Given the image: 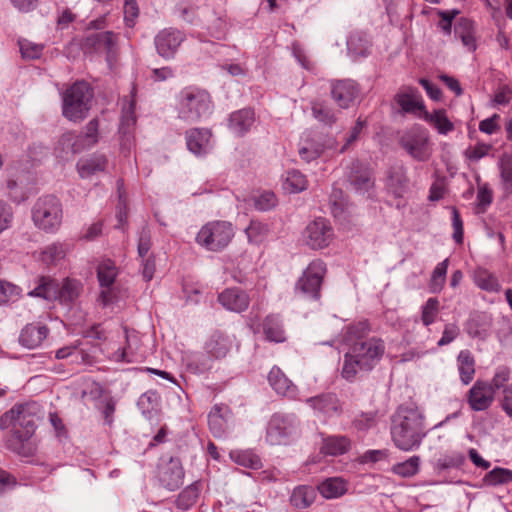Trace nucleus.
I'll return each instance as SVG.
<instances>
[{"label":"nucleus","mask_w":512,"mask_h":512,"mask_svg":"<svg viewBox=\"0 0 512 512\" xmlns=\"http://www.w3.org/2000/svg\"><path fill=\"white\" fill-rule=\"evenodd\" d=\"M308 186L306 176L300 171L291 170L287 172L285 179V188L293 193H298L305 190Z\"/></svg>","instance_id":"52"},{"label":"nucleus","mask_w":512,"mask_h":512,"mask_svg":"<svg viewBox=\"0 0 512 512\" xmlns=\"http://www.w3.org/2000/svg\"><path fill=\"white\" fill-rule=\"evenodd\" d=\"M474 280L476 285L482 290L488 292H498L500 290L497 277L486 269L478 268L474 273Z\"/></svg>","instance_id":"42"},{"label":"nucleus","mask_w":512,"mask_h":512,"mask_svg":"<svg viewBox=\"0 0 512 512\" xmlns=\"http://www.w3.org/2000/svg\"><path fill=\"white\" fill-rule=\"evenodd\" d=\"M118 275V268L111 259H103L97 267V278L100 284L98 301L104 306L113 303L117 299L118 289L115 287V280Z\"/></svg>","instance_id":"11"},{"label":"nucleus","mask_w":512,"mask_h":512,"mask_svg":"<svg viewBox=\"0 0 512 512\" xmlns=\"http://www.w3.org/2000/svg\"><path fill=\"white\" fill-rule=\"evenodd\" d=\"M352 448V440L346 435H329L322 439L320 453L324 456H341Z\"/></svg>","instance_id":"26"},{"label":"nucleus","mask_w":512,"mask_h":512,"mask_svg":"<svg viewBox=\"0 0 512 512\" xmlns=\"http://www.w3.org/2000/svg\"><path fill=\"white\" fill-rule=\"evenodd\" d=\"M395 101L404 112L414 113L419 117L423 110H426L421 94L414 87H403L395 95Z\"/></svg>","instance_id":"21"},{"label":"nucleus","mask_w":512,"mask_h":512,"mask_svg":"<svg viewBox=\"0 0 512 512\" xmlns=\"http://www.w3.org/2000/svg\"><path fill=\"white\" fill-rule=\"evenodd\" d=\"M7 190L10 199L16 203H21L29 197L28 189L13 179L7 181Z\"/></svg>","instance_id":"55"},{"label":"nucleus","mask_w":512,"mask_h":512,"mask_svg":"<svg viewBox=\"0 0 512 512\" xmlns=\"http://www.w3.org/2000/svg\"><path fill=\"white\" fill-rule=\"evenodd\" d=\"M212 100L210 94L195 86L183 88L178 97V117L184 121L195 123L210 114Z\"/></svg>","instance_id":"6"},{"label":"nucleus","mask_w":512,"mask_h":512,"mask_svg":"<svg viewBox=\"0 0 512 512\" xmlns=\"http://www.w3.org/2000/svg\"><path fill=\"white\" fill-rule=\"evenodd\" d=\"M465 463V456L461 453H452L438 459L436 470L440 473L448 468H459Z\"/></svg>","instance_id":"54"},{"label":"nucleus","mask_w":512,"mask_h":512,"mask_svg":"<svg viewBox=\"0 0 512 512\" xmlns=\"http://www.w3.org/2000/svg\"><path fill=\"white\" fill-rule=\"evenodd\" d=\"M219 303L228 310L242 312L250 303L248 294L240 288H227L218 295Z\"/></svg>","instance_id":"24"},{"label":"nucleus","mask_w":512,"mask_h":512,"mask_svg":"<svg viewBox=\"0 0 512 512\" xmlns=\"http://www.w3.org/2000/svg\"><path fill=\"white\" fill-rule=\"evenodd\" d=\"M135 125V105L134 102H131L129 106L123 110L118 131L120 152L124 156H129L135 147Z\"/></svg>","instance_id":"15"},{"label":"nucleus","mask_w":512,"mask_h":512,"mask_svg":"<svg viewBox=\"0 0 512 512\" xmlns=\"http://www.w3.org/2000/svg\"><path fill=\"white\" fill-rule=\"evenodd\" d=\"M99 121L92 119L86 125L84 135H77L75 132L69 131L64 133L59 143L63 147H70L72 154L80 153L81 151L94 146L99 140Z\"/></svg>","instance_id":"13"},{"label":"nucleus","mask_w":512,"mask_h":512,"mask_svg":"<svg viewBox=\"0 0 512 512\" xmlns=\"http://www.w3.org/2000/svg\"><path fill=\"white\" fill-rule=\"evenodd\" d=\"M49 329L46 325L41 323L27 324L21 331L19 336V343L28 348L34 349L39 347L47 338Z\"/></svg>","instance_id":"25"},{"label":"nucleus","mask_w":512,"mask_h":512,"mask_svg":"<svg viewBox=\"0 0 512 512\" xmlns=\"http://www.w3.org/2000/svg\"><path fill=\"white\" fill-rule=\"evenodd\" d=\"M277 203L276 195L272 191H264L254 200L256 209L267 211L273 208Z\"/></svg>","instance_id":"60"},{"label":"nucleus","mask_w":512,"mask_h":512,"mask_svg":"<svg viewBox=\"0 0 512 512\" xmlns=\"http://www.w3.org/2000/svg\"><path fill=\"white\" fill-rule=\"evenodd\" d=\"M425 437L424 418L415 408L399 407L392 417L391 438L402 451L417 449Z\"/></svg>","instance_id":"3"},{"label":"nucleus","mask_w":512,"mask_h":512,"mask_svg":"<svg viewBox=\"0 0 512 512\" xmlns=\"http://www.w3.org/2000/svg\"><path fill=\"white\" fill-rule=\"evenodd\" d=\"M265 338L270 342L282 343L286 340L282 320L279 315H267L262 322Z\"/></svg>","instance_id":"35"},{"label":"nucleus","mask_w":512,"mask_h":512,"mask_svg":"<svg viewBox=\"0 0 512 512\" xmlns=\"http://www.w3.org/2000/svg\"><path fill=\"white\" fill-rule=\"evenodd\" d=\"M184 469L179 458H170L159 469V481L168 490L178 489L184 480Z\"/></svg>","instance_id":"18"},{"label":"nucleus","mask_w":512,"mask_h":512,"mask_svg":"<svg viewBox=\"0 0 512 512\" xmlns=\"http://www.w3.org/2000/svg\"><path fill=\"white\" fill-rule=\"evenodd\" d=\"M62 204L54 195H45L35 202L32 209L34 224L45 232H56L62 223Z\"/></svg>","instance_id":"8"},{"label":"nucleus","mask_w":512,"mask_h":512,"mask_svg":"<svg viewBox=\"0 0 512 512\" xmlns=\"http://www.w3.org/2000/svg\"><path fill=\"white\" fill-rule=\"evenodd\" d=\"M322 152L323 147L321 145L307 143V145H304L300 148L299 155L301 159L305 160L306 162H310L319 158Z\"/></svg>","instance_id":"62"},{"label":"nucleus","mask_w":512,"mask_h":512,"mask_svg":"<svg viewBox=\"0 0 512 512\" xmlns=\"http://www.w3.org/2000/svg\"><path fill=\"white\" fill-rule=\"evenodd\" d=\"M325 273L326 266L323 261H312L298 280L297 288L312 298L318 299Z\"/></svg>","instance_id":"14"},{"label":"nucleus","mask_w":512,"mask_h":512,"mask_svg":"<svg viewBox=\"0 0 512 512\" xmlns=\"http://www.w3.org/2000/svg\"><path fill=\"white\" fill-rule=\"evenodd\" d=\"M447 268L448 259H445L444 261L437 264L430 279V292L439 293L443 289L446 281Z\"/></svg>","instance_id":"49"},{"label":"nucleus","mask_w":512,"mask_h":512,"mask_svg":"<svg viewBox=\"0 0 512 512\" xmlns=\"http://www.w3.org/2000/svg\"><path fill=\"white\" fill-rule=\"evenodd\" d=\"M510 378V370L507 367H499L493 378L492 381L489 383L491 385V388L493 389L494 393L499 390L503 389L504 387H507L506 383L509 381Z\"/></svg>","instance_id":"61"},{"label":"nucleus","mask_w":512,"mask_h":512,"mask_svg":"<svg viewBox=\"0 0 512 512\" xmlns=\"http://www.w3.org/2000/svg\"><path fill=\"white\" fill-rule=\"evenodd\" d=\"M35 408L32 404H18L0 417V429L12 426L5 440L6 447L22 457H32L38 450Z\"/></svg>","instance_id":"2"},{"label":"nucleus","mask_w":512,"mask_h":512,"mask_svg":"<svg viewBox=\"0 0 512 512\" xmlns=\"http://www.w3.org/2000/svg\"><path fill=\"white\" fill-rule=\"evenodd\" d=\"M299 421L294 415L275 413L269 420L266 440L272 445L287 444L298 432Z\"/></svg>","instance_id":"10"},{"label":"nucleus","mask_w":512,"mask_h":512,"mask_svg":"<svg viewBox=\"0 0 512 512\" xmlns=\"http://www.w3.org/2000/svg\"><path fill=\"white\" fill-rule=\"evenodd\" d=\"M318 490L327 499L338 498L346 493L347 482L341 477H331L319 484Z\"/></svg>","instance_id":"37"},{"label":"nucleus","mask_w":512,"mask_h":512,"mask_svg":"<svg viewBox=\"0 0 512 512\" xmlns=\"http://www.w3.org/2000/svg\"><path fill=\"white\" fill-rule=\"evenodd\" d=\"M200 492V482H195L189 485L178 495L176 500V506L182 510L189 509L197 502Z\"/></svg>","instance_id":"40"},{"label":"nucleus","mask_w":512,"mask_h":512,"mask_svg":"<svg viewBox=\"0 0 512 512\" xmlns=\"http://www.w3.org/2000/svg\"><path fill=\"white\" fill-rule=\"evenodd\" d=\"M510 482H512V471L501 467L492 469L483 477V483L488 486H497Z\"/></svg>","instance_id":"45"},{"label":"nucleus","mask_w":512,"mask_h":512,"mask_svg":"<svg viewBox=\"0 0 512 512\" xmlns=\"http://www.w3.org/2000/svg\"><path fill=\"white\" fill-rule=\"evenodd\" d=\"M500 115L493 114L491 117L480 121L479 130L486 134H494L500 130Z\"/></svg>","instance_id":"64"},{"label":"nucleus","mask_w":512,"mask_h":512,"mask_svg":"<svg viewBox=\"0 0 512 512\" xmlns=\"http://www.w3.org/2000/svg\"><path fill=\"white\" fill-rule=\"evenodd\" d=\"M255 122V112L251 108H243L233 112L229 118V128L239 136L250 131Z\"/></svg>","instance_id":"30"},{"label":"nucleus","mask_w":512,"mask_h":512,"mask_svg":"<svg viewBox=\"0 0 512 512\" xmlns=\"http://www.w3.org/2000/svg\"><path fill=\"white\" fill-rule=\"evenodd\" d=\"M455 35L461 39L469 51L476 50L475 28L472 20L465 17L460 18L455 25Z\"/></svg>","instance_id":"36"},{"label":"nucleus","mask_w":512,"mask_h":512,"mask_svg":"<svg viewBox=\"0 0 512 512\" xmlns=\"http://www.w3.org/2000/svg\"><path fill=\"white\" fill-rule=\"evenodd\" d=\"M117 35L113 32H97L88 35L83 41V49L89 52L112 53L116 45Z\"/></svg>","instance_id":"23"},{"label":"nucleus","mask_w":512,"mask_h":512,"mask_svg":"<svg viewBox=\"0 0 512 512\" xmlns=\"http://www.w3.org/2000/svg\"><path fill=\"white\" fill-rule=\"evenodd\" d=\"M351 185L359 192H369L374 186V178L371 169L360 163L354 164L349 176Z\"/></svg>","instance_id":"32"},{"label":"nucleus","mask_w":512,"mask_h":512,"mask_svg":"<svg viewBox=\"0 0 512 512\" xmlns=\"http://www.w3.org/2000/svg\"><path fill=\"white\" fill-rule=\"evenodd\" d=\"M378 424V412H361L352 420V428L358 433H366L368 430L376 427Z\"/></svg>","instance_id":"43"},{"label":"nucleus","mask_w":512,"mask_h":512,"mask_svg":"<svg viewBox=\"0 0 512 512\" xmlns=\"http://www.w3.org/2000/svg\"><path fill=\"white\" fill-rule=\"evenodd\" d=\"M420 457L412 456L408 460L393 465L392 472L401 477H413L419 472Z\"/></svg>","instance_id":"48"},{"label":"nucleus","mask_w":512,"mask_h":512,"mask_svg":"<svg viewBox=\"0 0 512 512\" xmlns=\"http://www.w3.org/2000/svg\"><path fill=\"white\" fill-rule=\"evenodd\" d=\"M94 96L93 88L86 81H76L62 94V113L73 122L86 118Z\"/></svg>","instance_id":"5"},{"label":"nucleus","mask_w":512,"mask_h":512,"mask_svg":"<svg viewBox=\"0 0 512 512\" xmlns=\"http://www.w3.org/2000/svg\"><path fill=\"white\" fill-rule=\"evenodd\" d=\"M82 290V284L74 279H65L61 285L46 277L40 279V284L30 294L33 296L51 299L57 297L61 302L72 303L78 298Z\"/></svg>","instance_id":"9"},{"label":"nucleus","mask_w":512,"mask_h":512,"mask_svg":"<svg viewBox=\"0 0 512 512\" xmlns=\"http://www.w3.org/2000/svg\"><path fill=\"white\" fill-rule=\"evenodd\" d=\"M440 312V302L437 298H429L421 308V321L428 327L433 324Z\"/></svg>","instance_id":"50"},{"label":"nucleus","mask_w":512,"mask_h":512,"mask_svg":"<svg viewBox=\"0 0 512 512\" xmlns=\"http://www.w3.org/2000/svg\"><path fill=\"white\" fill-rule=\"evenodd\" d=\"M437 15L440 17V21L438 22V27L447 35L451 34L452 31V23L456 16L460 13L459 10H450L443 11L437 10Z\"/></svg>","instance_id":"58"},{"label":"nucleus","mask_w":512,"mask_h":512,"mask_svg":"<svg viewBox=\"0 0 512 512\" xmlns=\"http://www.w3.org/2000/svg\"><path fill=\"white\" fill-rule=\"evenodd\" d=\"M108 166V158L104 154L94 153L77 162V171L82 178H88L100 172H104Z\"/></svg>","instance_id":"28"},{"label":"nucleus","mask_w":512,"mask_h":512,"mask_svg":"<svg viewBox=\"0 0 512 512\" xmlns=\"http://www.w3.org/2000/svg\"><path fill=\"white\" fill-rule=\"evenodd\" d=\"M467 403L473 411L487 410L495 399L489 382L477 380L466 394Z\"/></svg>","instance_id":"16"},{"label":"nucleus","mask_w":512,"mask_h":512,"mask_svg":"<svg viewBox=\"0 0 512 512\" xmlns=\"http://www.w3.org/2000/svg\"><path fill=\"white\" fill-rule=\"evenodd\" d=\"M457 366L463 384H469L475 375V359L469 350L460 351L457 357Z\"/></svg>","instance_id":"38"},{"label":"nucleus","mask_w":512,"mask_h":512,"mask_svg":"<svg viewBox=\"0 0 512 512\" xmlns=\"http://www.w3.org/2000/svg\"><path fill=\"white\" fill-rule=\"evenodd\" d=\"M316 498V491L311 486H299L294 489L290 501L291 504L299 509L308 508Z\"/></svg>","instance_id":"39"},{"label":"nucleus","mask_w":512,"mask_h":512,"mask_svg":"<svg viewBox=\"0 0 512 512\" xmlns=\"http://www.w3.org/2000/svg\"><path fill=\"white\" fill-rule=\"evenodd\" d=\"M234 346V338L220 331H216L205 342V353L196 352L187 359L189 371L199 374L211 369L212 360L225 358Z\"/></svg>","instance_id":"4"},{"label":"nucleus","mask_w":512,"mask_h":512,"mask_svg":"<svg viewBox=\"0 0 512 512\" xmlns=\"http://www.w3.org/2000/svg\"><path fill=\"white\" fill-rule=\"evenodd\" d=\"M269 232L268 225L258 220H251L249 226L245 229V233L250 243H262Z\"/></svg>","instance_id":"47"},{"label":"nucleus","mask_w":512,"mask_h":512,"mask_svg":"<svg viewBox=\"0 0 512 512\" xmlns=\"http://www.w3.org/2000/svg\"><path fill=\"white\" fill-rule=\"evenodd\" d=\"M420 118L442 135H447L455 129L454 123L449 119L447 111L443 108L435 109L432 112L423 110Z\"/></svg>","instance_id":"29"},{"label":"nucleus","mask_w":512,"mask_h":512,"mask_svg":"<svg viewBox=\"0 0 512 512\" xmlns=\"http://www.w3.org/2000/svg\"><path fill=\"white\" fill-rule=\"evenodd\" d=\"M20 52L24 59H38L41 57L44 46L28 40L19 41Z\"/></svg>","instance_id":"56"},{"label":"nucleus","mask_w":512,"mask_h":512,"mask_svg":"<svg viewBox=\"0 0 512 512\" xmlns=\"http://www.w3.org/2000/svg\"><path fill=\"white\" fill-rule=\"evenodd\" d=\"M476 201V212L485 213L493 201V191L488 184H483L478 187Z\"/></svg>","instance_id":"53"},{"label":"nucleus","mask_w":512,"mask_h":512,"mask_svg":"<svg viewBox=\"0 0 512 512\" xmlns=\"http://www.w3.org/2000/svg\"><path fill=\"white\" fill-rule=\"evenodd\" d=\"M512 100V86L508 84L500 85L495 93L493 101L496 105H508Z\"/></svg>","instance_id":"63"},{"label":"nucleus","mask_w":512,"mask_h":512,"mask_svg":"<svg viewBox=\"0 0 512 512\" xmlns=\"http://www.w3.org/2000/svg\"><path fill=\"white\" fill-rule=\"evenodd\" d=\"M231 414L228 405L216 404L208 414L209 430L214 437H222L227 430V417Z\"/></svg>","instance_id":"27"},{"label":"nucleus","mask_w":512,"mask_h":512,"mask_svg":"<svg viewBox=\"0 0 512 512\" xmlns=\"http://www.w3.org/2000/svg\"><path fill=\"white\" fill-rule=\"evenodd\" d=\"M386 187L395 197H403L409 188V179L402 166L392 167L388 171Z\"/></svg>","instance_id":"31"},{"label":"nucleus","mask_w":512,"mask_h":512,"mask_svg":"<svg viewBox=\"0 0 512 512\" xmlns=\"http://www.w3.org/2000/svg\"><path fill=\"white\" fill-rule=\"evenodd\" d=\"M358 94V86L352 80H336L331 83V97L340 108H349Z\"/></svg>","instance_id":"19"},{"label":"nucleus","mask_w":512,"mask_h":512,"mask_svg":"<svg viewBox=\"0 0 512 512\" xmlns=\"http://www.w3.org/2000/svg\"><path fill=\"white\" fill-rule=\"evenodd\" d=\"M210 137L211 132L208 129H190L186 132L187 147L195 155L205 154Z\"/></svg>","instance_id":"34"},{"label":"nucleus","mask_w":512,"mask_h":512,"mask_svg":"<svg viewBox=\"0 0 512 512\" xmlns=\"http://www.w3.org/2000/svg\"><path fill=\"white\" fill-rule=\"evenodd\" d=\"M185 35L180 30L168 28L160 31L155 37V46L158 54L164 58H171L184 41Z\"/></svg>","instance_id":"17"},{"label":"nucleus","mask_w":512,"mask_h":512,"mask_svg":"<svg viewBox=\"0 0 512 512\" xmlns=\"http://www.w3.org/2000/svg\"><path fill=\"white\" fill-rule=\"evenodd\" d=\"M234 235L235 229L231 222L214 220L201 227L196 242L209 251L219 252L229 245Z\"/></svg>","instance_id":"7"},{"label":"nucleus","mask_w":512,"mask_h":512,"mask_svg":"<svg viewBox=\"0 0 512 512\" xmlns=\"http://www.w3.org/2000/svg\"><path fill=\"white\" fill-rule=\"evenodd\" d=\"M21 293L22 289L19 286L0 279V305L16 302Z\"/></svg>","instance_id":"51"},{"label":"nucleus","mask_w":512,"mask_h":512,"mask_svg":"<svg viewBox=\"0 0 512 512\" xmlns=\"http://www.w3.org/2000/svg\"><path fill=\"white\" fill-rule=\"evenodd\" d=\"M230 458L238 465L258 469L261 467L260 457L252 450H232Z\"/></svg>","instance_id":"41"},{"label":"nucleus","mask_w":512,"mask_h":512,"mask_svg":"<svg viewBox=\"0 0 512 512\" xmlns=\"http://www.w3.org/2000/svg\"><path fill=\"white\" fill-rule=\"evenodd\" d=\"M303 238L310 248L323 249L332 242L334 230L329 220L319 217L306 226Z\"/></svg>","instance_id":"12"},{"label":"nucleus","mask_w":512,"mask_h":512,"mask_svg":"<svg viewBox=\"0 0 512 512\" xmlns=\"http://www.w3.org/2000/svg\"><path fill=\"white\" fill-rule=\"evenodd\" d=\"M268 382L271 387L280 395L294 397L296 386L287 378L283 371L274 366L268 374Z\"/></svg>","instance_id":"33"},{"label":"nucleus","mask_w":512,"mask_h":512,"mask_svg":"<svg viewBox=\"0 0 512 512\" xmlns=\"http://www.w3.org/2000/svg\"><path fill=\"white\" fill-rule=\"evenodd\" d=\"M311 110L313 116L320 122L326 125H332L336 121V116L326 103L320 100L312 101Z\"/></svg>","instance_id":"46"},{"label":"nucleus","mask_w":512,"mask_h":512,"mask_svg":"<svg viewBox=\"0 0 512 512\" xmlns=\"http://www.w3.org/2000/svg\"><path fill=\"white\" fill-rule=\"evenodd\" d=\"M402 144L405 150L418 161H426L430 156L429 138L425 131L403 138Z\"/></svg>","instance_id":"22"},{"label":"nucleus","mask_w":512,"mask_h":512,"mask_svg":"<svg viewBox=\"0 0 512 512\" xmlns=\"http://www.w3.org/2000/svg\"><path fill=\"white\" fill-rule=\"evenodd\" d=\"M498 167L504 191L512 194V155L503 154L499 159Z\"/></svg>","instance_id":"44"},{"label":"nucleus","mask_w":512,"mask_h":512,"mask_svg":"<svg viewBox=\"0 0 512 512\" xmlns=\"http://www.w3.org/2000/svg\"><path fill=\"white\" fill-rule=\"evenodd\" d=\"M64 255L65 253L61 245L52 244L43 250L42 261L47 265H51L62 259Z\"/></svg>","instance_id":"59"},{"label":"nucleus","mask_w":512,"mask_h":512,"mask_svg":"<svg viewBox=\"0 0 512 512\" xmlns=\"http://www.w3.org/2000/svg\"><path fill=\"white\" fill-rule=\"evenodd\" d=\"M487 327L486 317L475 315L467 323V333L472 337H480L487 330Z\"/></svg>","instance_id":"57"},{"label":"nucleus","mask_w":512,"mask_h":512,"mask_svg":"<svg viewBox=\"0 0 512 512\" xmlns=\"http://www.w3.org/2000/svg\"><path fill=\"white\" fill-rule=\"evenodd\" d=\"M345 341L348 351L344 354L341 376L353 382L360 372L372 371L384 356L385 342L371 335L367 321L347 327Z\"/></svg>","instance_id":"1"},{"label":"nucleus","mask_w":512,"mask_h":512,"mask_svg":"<svg viewBox=\"0 0 512 512\" xmlns=\"http://www.w3.org/2000/svg\"><path fill=\"white\" fill-rule=\"evenodd\" d=\"M306 403L324 417H332L342 412V404L334 393H323L306 400Z\"/></svg>","instance_id":"20"}]
</instances>
